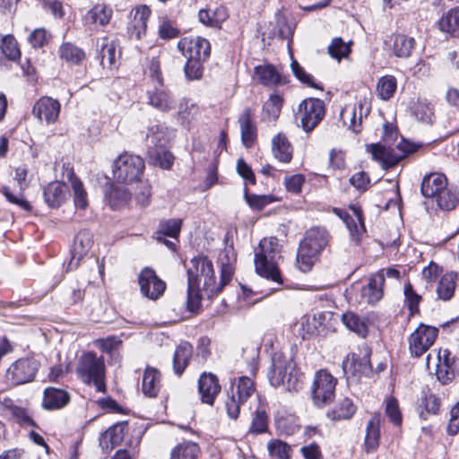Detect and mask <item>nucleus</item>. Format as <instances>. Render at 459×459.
I'll return each instance as SVG.
<instances>
[{"mask_svg":"<svg viewBox=\"0 0 459 459\" xmlns=\"http://www.w3.org/2000/svg\"><path fill=\"white\" fill-rule=\"evenodd\" d=\"M327 52L333 58L340 61L350 54V43L344 42L342 38H334L328 46Z\"/></svg>","mask_w":459,"mask_h":459,"instance_id":"4d7b16f0","label":"nucleus"},{"mask_svg":"<svg viewBox=\"0 0 459 459\" xmlns=\"http://www.w3.org/2000/svg\"><path fill=\"white\" fill-rule=\"evenodd\" d=\"M438 329L426 325H420L409 337V350L412 356L420 357L433 345Z\"/></svg>","mask_w":459,"mask_h":459,"instance_id":"9d476101","label":"nucleus"},{"mask_svg":"<svg viewBox=\"0 0 459 459\" xmlns=\"http://www.w3.org/2000/svg\"><path fill=\"white\" fill-rule=\"evenodd\" d=\"M188 285L186 307L195 312L201 304L202 292L208 298L219 294L228 284L233 275V267L230 263L221 262V279L216 281L213 264L206 256H196L191 259L187 269Z\"/></svg>","mask_w":459,"mask_h":459,"instance_id":"f257e3e1","label":"nucleus"},{"mask_svg":"<svg viewBox=\"0 0 459 459\" xmlns=\"http://www.w3.org/2000/svg\"><path fill=\"white\" fill-rule=\"evenodd\" d=\"M459 432V402L450 410V418L447 425V433L455 436Z\"/></svg>","mask_w":459,"mask_h":459,"instance_id":"774afa93","label":"nucleus"},{"mask_svg":"<svg viewBox=\"0 0 459 459\" xmlns=\"http://www.w3.org/2000/svg\"><path fill=\"white\" fill-rule=\"evenodd\" d=\"M43 195L48 206L57 208L67 200L69 187L60 181L50 182L44 187Z\"/></svg>","mask_w":459,"mask_h":459,"instance_id":"412c9836","label":"nucleus"},{"mask_svg":"<svg viewBox=\"0 0 459 459\" xmlns=\"http://www.w3.org/2000/svg\"><path fill=\"white\" fill-rule=\"evenodd\" d=\"M97 48L101 57V65L109 67L114 65L117 59V43L104 37L97 40Z\"/></svg>","mask_w":459,"mask_h":459,"instance_id":"e433bc0d","label":"nucleus"},{"mask_svg":"<svg viewBox=\"0 0 459 459\" xmlns=\"http://www.w3.org/2000/svg\"><path fill=\"white\" fill-rule=\"evenodd\" d=\"M385 413L394 424H401L402 415L396 399L391 397L386 400Z\"/></svg>","mask_w":459,"mask_h":459,"instance_id":"338daca9","label":"nucleus"},{"mask_svg":"<svg viewBox=\"0 0 459 459\" xmlns=\"http://www.w3.org/2000/svg\"><path fill=\"white\" fill-rule=\"evenodd\" d=\"M48 40V32L44 28H38L32 30L29 37L28 41L34 48L44 47Z\"/></svg>","mask_w":459,"mask_h":459,"instance_id":"69168bd1","label":"nucleus"},{"mask_svg":"<svg viewBox=\"0 0 459 459\" xmlns=\"http://www.w3.org/2000/svg\"><path fill=\"white\" fill-rule=\"evenodd\" d=\"M255 390L254 382L247 377H240L231 384L225 400V409L230 419L238 417L241 405L254 394Z\"/></svg>","mask_w":459,"mask_h":459,"instance_id":"20e7f679","label":"nucleus"},{"mask_svg":"<svg viewBox=\"0 0 459 459\" xmlns=\"http://www.w3.org/2000/svg\"><path fill=\"white\" fill-rule=\"evenodd\" d=\"M141 293L149 299L156 300L161 297L166 290V283L160 279L155 271L145 267L138 276Z\"/></svg>","mask_w":459,"mask_h":459,"instance_id":"9b49d317","label":"nucleus"},{"mask_svg":"<svg viewBox=\"0 0 459 459\" xmlns=\"http://www.w3.org/2000/svg\"><path fill=\"white\" fill-rule=\"evenodd\" d=\"M356 411V406L349 398H343L336 406L327 412V416L333 420L350 419Z\"/></svg>","mask_w":459,"mask_h":459,"instance_id":"79ce46f5","label":"nucleus"},{"mask_svg":"<svg viewBox=\"0 0 459 459\" xmlns=\"http://www.w3.org/2000/svg\"><path fill=\"white\" fill-rule=\"evenodd\" d=\"M342 368L346 372L348 369L360 374H367L371 369L369 357L365 354L363 357L356 354L348 355L342 362Z\"/></svg>","mask_w":459,"mask_h":459,"instance_id":"a19ab883","label":"nucleus"},{"mask_svg":"<svg viewBox=\"0 0 459 459\" xmlns=\"http://www.w3.org/2000/svg\"><path fill=\"white\" fill-rule=\"evenodd\" d=\"M272 152L273 157L281 162L288 163L292 159V146L282 133L277 134L272 140Z\"/></svg>","mask_w":459,"mask_h":459,"instance_id":"cd10ccee","label":"nucleus"},{"mask_svg":"<svg viewBox=\"0 0 459 459\" xmlns=\"http://www.w3.org/2000/svg\"><path fill=\"white\" fill-rule=\"evenodd\" d=\"M432 202L442 211H452L459 204V190L447 186Z\"/></svg>","mask_w":459,"mask_h":459,"instance_id":"c9c22d12","label":"nucleus"},{"mask_svg":"<svg viewBox=\"0 0 459 459\" xmlns=\"http://www.w3.org/2000/svg\"><path fill=\"white\" fill-rule=\"evenodd\" d=\"M160 373L154 368L147 367L143 372L142 391L147 397H156L160 390Z\"/></svg>","mask_w":459,"mask_h":459,"instance_id":"c756f323","label":"nucleus"},{"mask_svg":"<svg viewBox=\"0 0 459 459\" xmlns=\"http://www.w3.org/2000/svg\"><path fill=\"white\" fill-rule=\"evenodd\" d=\"M413 114L418 120L423 123L430 124L433 121V107L425 100H418L413 107Z\"/></svg>","mask_w":459,"mask_h":459,"instance_id":"bf43d9fd","label":"nucleus"},{"mask_svg":"<svg viewBox=\"0 0 459 459\" xmlns=\"http://www.w3.org/2000/svg\"><path fill=\"white\" fill-rule=\"evenodd\" d=\"M329 240L328 232L324 228H312L306 233L301 244L320 254L327 246Z\"/></svg>","mask_w":459,"mask_h":459,"instance_id":"c85d7f7f","label":"nucleus"},{"mask_svg":"<svg viewBox=\"0 0 459 459\" xmlns=\"http://www.w3.org/2000/svg\"><path fill=\"white\" fill-rule=\"evenodd\" d=\"M152 11L146 4L136 6L131 11L132 20L128 25V33L131 38L140 39L147 30V22Z\"/></svg>","mask_w":459,"mask_h":459,"instance_id":"f3484780","label":"nucleus"},{"mask_svg":"<svg viewBox=\"0 0 459 459\" xmlns=\"http://www.w3.org/2000/svg\"><path fill=\"white\" fill-rule=\"evenodd\" d=\"M414 47L415 39L413 38L403 34H398L394 37L393 51L397 57H409Z\"/></svg>","mask_w":459,"mask_h":459,"instance_id":"c03bdc74","label":"nucleus"},{"mask_svg":"<svg viewBox=\"0 0 459 459\" xmlns=\"http://www.w3.org/2000/svg\"><path fill=\"white\" fill-rule=\"evenodd\" d=\"M439 29L446 33L454 34L459 30V6L443 14L438 22Z\"/></svg>","mask_w":459,"mask_h":459,"instance_id":"de8ad7c7","label":"nucleus"},{"mask_svg":"<svg viewBox=\"0 0 459 459\" xmlns=\"http://www.w3.org/2000/svg\"><path fill=\"white\" fill-rule=\"evenodd\" d=\"M127 431V424L125 422L117 423L108 429L100 437V446L103 451H110L120 445Z\"/></svg>","mask_w":459,"mask_h":459,"instance_id":"5701e85b","label":"nucleus"},{"mask_svg":"<svg viewBox=\"0 0 459 459\" xmlns=\"http://www.w3.org/2000/svg\"><path fill=\"white\" fill-rule=\"evenodd\" d=\"M144 168V161L140 156L125 152L114 161L113 178L124 184L136 182L143 176Z\"/></svg>","mask_w":459,"mask_h":459,"instance_id":"39448f33","label":"nucleus"},{"mask_svg":"<svg viewBox=\"0 0 459 459\" xmlns=\"http://www.w3.org/2000/svg\"><path fill=\"white\" fill-rule=\"evenodd\" d=\"M337 379L326 369L318 370L312 385V397L316 405L323 406L330 403L335 394Z\"/></svg>","mask_w":459,"mask_h":459,"instance_id":"6e6552de","label":"nucleus"},{"mask_svg":"<svg viewBox=\"0 0 459 459\" xmlns=\"http://www.w3.org/2000/svg\"><path fill=\"white\" fill-rule=\"evenodd\" d=\"M228 17V10L224 6H219L214 10L202 9L198 13L200 22L212 28H221Z\"/></svg>","mask_w":459,"mask_h":459,"instance_id":"7c9ffc66","label":"nucleus"},{"mask_svg":"<svg viewBox=\"0 0 459 459\" xmlns=\"http://www.w3.org/2000/svg\"><path fill=\"white\" fill-rule=\"evenodd\" d=\"M113 15L110 6L104 4H97L84 15L83 21L87 25L105 26L109 23Z\"/></svg>","mask_w":459,"mask_h":459,"instance_id":"393cba45","label":"nucleus"},{"mask_svg":"<svg viewBox=\"0 0 459 459\" xmlns=\"http://www.w3.org/2000/svg\"><path fill=\"white\" fill-rule=\"evenodd\" d=\"M241 141L247 147L250 148L256 139V126L252 121V112L250 108H245L238 118Z\"/></svg>","mask_w":459,"mask_h":459,"instance_id":"bb28decb","label":"nucleus"},{"mask_svg":"<svg viewBox=\"0 0 459 459\" xmlns=\"http://www.w3.org/2000/svg\"><path fill=\"white\" fill-rule=\"evenodd\" d=\"M168 129L161 125H153L148 128L146 142L148 150L153 147H167Z\"/></svg>","mask_w":459,"mask_h":459,"instance_id":"ea45409f","label":"nucleus"},{"mask_svg":"<svg viewBox=\"0 0 459 459\" xmlns=\"http://www.w3.org/2000/svg\"><path fill=\"white\" fill-rule=\"evenodd\" d=\"M325 114V103L317 98H308L299 105L296 117L300 121L304 131H312L324 118Z\"/></svg>","mask_w":459,"mask_h":459,"instance_id":"0eeeda50","label":"nucleus"},{"mask_svg":"<svg viewBox=\"0 0 459 459\" xmlns=\"http://www.w3.org/2000/svg\"><path fill=\"white\" fill-rule=\"evenodd\" d=\"M254 74L256 80L265 86L273 87L285 82L280 73L272 65L255 66Z\"/></svg>","mask_w":459,"mask_h":459,"instance_id":"2f4dec72","label":"nucleus"},{"mask_svg":"<svg viewBox=\"0 0 459 459\" xmlns=\"http://www.w3.org/2000/svg\"><path fill=\"white\" fill-rule=\"evenodd\" d=\"M457 273L449 272L444 274L438 281L437 294L439 299L450 300L455 294Z\"/></svg>","mask_w":459,"mask_h":459,"instance_id":"4c0bfd02","label":"nucleus"},{"mask_svg":"<svg viewBox=\"0 0 459 459\" xmlns=\"http://www.w3.org/2000/svg\"><path fill=\"white\" fill-rule=\"evenodd\" d=\"M346 226L351 233L352 239L359 243L361 236L365 232V226L363 223L362 216L358 211H354V216L348 214L343 218Z\"/></svg>","mask_w":459,"mask_h":459,"instance_id":"49530a36","label":"nucleus"},{"mask_svg":"<svg viewBox=\"0 0 459 459\" xmlns=\"http://www.w3.org/2000/svg\"><path fill=\"white\" fill-rule=\"evenodd\" d=\"M374 160L381 162L383 168L388 169L398 164L407 154L416 151V146L406 141H402L394 148L385 147L379 143L367 147Z\"/></svg>","mask_w":459,"mask_h":459,"instance_id":"423d86ee","label":"nucleus"},{"mask_svg":"<svg viewBox=\"0 0 459 459\" xmlns=\"http://www.w3.org/2000/svg\"><path fill=\"white\" fill-rule=\"evenodd\" d=\"M319 253L300 243L297 254V265L303 272H308L317 260Z\"/></svg>","mask_w":459,"mask_h":459,"instance_id":"37998d69","label":"nucleus"},{"mask_svg":"<svg viewBox=\"0 0 459 459\" xmlns=\"http://www.w3.org/2000/svg\"><path fill=\"white\" fill-rule=\"evenodd\" d=\"M38 369V364L31 359H18L9 369L14 384L22 385L33 380Z\"/></svg>","mask_w":459,"mask_h":459,"instance_id":"a211bd4d","label":"nucleus"},{"mask_svg":"<svg viewBox=\"0 0 459 459\" xmlns=\"http://www.w3.org/2000/svg\"><path fill=\"white\" fill-rule=\"evenodd\" d=\"M193 354V347L189 342L180 343L175 351L173 358L174 372L180 376L187 367Z\"/></svg>","mask_w":459,"mask_h":459,"instance_id":"72a5a7b5","label":"nucleus"},{"mask_svg":"<svg viewBox=\"0 0 459 459\" xmlns=\"http://www.w3.org/2000/svg\"><path fill=\"white\" fill-rule=\"evenodd\" d=\"M71 186L74 192V203L77 208L84 209L88 204L87 193L84 190L82 183L71 172Z\"/></svg>","mask_w":459,"mask_h":459,"instance_id":"864d4df0","label":"nucleus"},{"mask_svg":"<svg viewBox=\"0 0 459 459\" xmlns=\"http://www.w3.org/2000/svg\"><path fill=\"white\" fill-rule=\"evenodd\" d=\"M403 294L405 297V303L411 312V315H414L419 312V304L422 298L418 294L412 285L407 282L404 286Z\"/></svg>","mask_w":459,"mask_h":459,"instance_id":"680f3d73","label":"nucleus"},{"mask_svg":"<svg viewBox=\"0 0 459 459\" xmlns=\"http://www.w3.org/2000/svg\"><path fill=\"white\" fill-rule=\"evenodd\" d=\"M59 58L68 65H79L85 58L84 51L71 42L63 43L57 51Z\"/></svg>","mask_w":459,"mask_h":459,"instance_id":"f704fd0d","label":"nucleus"},{"mask_svg":"<svg viewBox=\"0 0 459 459\" xmlns=\"http://www.w3.org/2000/svg\"><path fill=\"white\" fill-rule=\"evenodd\" d=\"M371 110L370 101L362 98L354 103H349L341 111V119L353 133L361 131L363 118H366Z\"/></svg>","mask_w":459,"mask_h":459,"instance_id":"1a4fd4ad","label":"nucleus"},{"mask_svg":"<svg viewBox=\"0 0 459 459\" xmlns=\"http://www.w3.org/2000/svg\"><path fill=\"white\" fill-rule=\"evenodd\" d=\"M447 186V178L444 174L430 173L423 178L420 191L424 197L430 198L434 201Z\"/></svg>","mask_w":459,"mask_h":459,"instance_id":"aec40b11","label":"nucleus"},{"mask_svg":"<svg viewBox=\"0 0 459 459\" xmlns=\"http://www.w3.org/2000/svg\"><path fill=\"white\" fill-rule=\"evenodd\" d=\"M205 61L187 59L184 66V74L187 81H199L204 75V64Z\"/></svg>","mask_w":459,"mask_h":459,"instance_id":"13d9d810","label":"nucleus"},{"mask_svg":"<svg viewBox=\"0 0 459 459\" xmlns=\"http://www.w3.org/2000/svg\"><path fill=\"white\" fill-rule=\"evenodd\" d=\"M292 368L291 361L281 352H275L272 358V366L269 371V380L272 385L279 386L288 379L290 381Z\"/></svg>","mask_w":459,"mask_h":459,"instance_id":"4468645a","label":"nucleus"},{"mask_svg":"<svg viewBox=\"0 0 459 459\" xmlns=\"http://www.w3.org/2000/svg\"><path fill=\"white\" fill-rule=\"evenodd\" d=\"M76 372L83 383L93 385L98 392H106V366L102 357L92 351L83 353L78 360Z\"/></svg>","mask_w":459,"mask_h":459,"instance_id":"7ed1b4c3","label":"nucleus"},{"mask_svg":"<svg viewBox=\"0 0 459 459\" xmlns=\"http://www.w3.org/2000/svg\"><path fill=\"white\" fill-rule=\"evenodd\" d=\"M93 245L92 233L87 230H80L74 237L72 248V257L67 265V271L76 269L81 260L88 254Z\"/></svg>","mask_w":459,"mask_h":459,"instance_id":"ddd939ff","label":"nucleus"},{"mask_svg":"<svg viewBox=\"0 0 459 459\" xmlns=\"http://www.w3.org/2000/svg\"><path fill=\"white\" fill-rule=\"evenodd\" d=\"M436 375L444 385L451 382L455 377V359L448 350H439L434 359Z\"/></svg>","mask_w":459,"mask_h":459,"instance_id":"dca6fc26","label":"nucleus"},{"mask_svg":"<svg viewBox=\"0 0 459 459\" xmlns=\"http://www.w3.org/2000/svg\"><path fill=\"white\" fill-rule=\"evenodd\" d=\"M60 109L61 105L58 100L50 97H42L34 104L32 113L39 121H45L49 125L57 120Z\"/></svg>","mask_w":459,"mask_h":459,"instance_id":"2eb2a0df","label":"nucleus"},{"mask_svg":"<svg viewBox=\"0 0 459 459\" xmlns=\"http://www.w3.org/2000/svg\"><path fill=\"white\" fill-rule=\"evenodd\" d=\"M397 88V82L393 75L382 76L377 84V92L381 100H387L391 99Z\"/></svg>","mask_w":459,"mask_h":459,"instance_id":"09e8293b","label":"nucleus"},{"mask_svg":"<svg viewBox=\"0 0 459 459\" xmlns=\"http://www.w3.org/2000/svg\"><path fill=\"white\" fill-rule=\"evenodd\" d=\"M178 48L187 59L207 61L211 54L210 42L202 37L183 38Z\"/></svg>","mask_w":459,"mask_h":459,"instance_id":"f8f14e48","label":"nucleus"},{"mask_svg":"<svg viewBox=\"0 0 459 459\" xmlns=\"http://www.w3.org/2000/svg\"><path fill=\"white\" fill-rule=\"evenodd\" d=\"M283 99L279 94H272L264 104V113L269 121H274L279 117L282 107Z\"/></svg>","mask_w":459,"mask_h":459,"instance_id":"5fc2aeb1","label":"nucleus"},{"mask_svg":"<svg viewBox=\"0 0 459 459\" xmlns=\"http://www.w3.org/2000/svg\"><path fill=\"white\" fill-rule=\"evenodd\" d=\"M439 406L440 400L433 394H425L420 399V407L424 408L427 414H437Z\"/></svg>","mask_w":459,"mask_h":459,"instance_id":"0e129e2a","label":"nucleus"},{"mask_svg":"<svg viewBox=\"0 0 459 459\" xmlns=\"http://www.w3.org/2000/svg\"><path fill=\"white\" fill-rule=\"evenodd\" d=\"M199 453L198 446L194 442H184L172 449L170 459H196Z\"/></svg>","mask_w":459,"mask_h":459,"instance_id":"8fccbe9b","label":"nucleus"},{"mask_svg":"<svg viewBox=\"0 0 459 459\" xmlns=\"http://www.w3.org/2000/svg\"><path fill=\"white\" fill-rule=\"evenodd\" d=\"M198 391L202 402L212 405L216 396L221 392L218 377L212 373L204 372L198 381Z\"/></svg>","mask_w":459,"mask_h":459,"instance_id":"6ab92c4d","label":"nucleus"},{"mask_svg":"<svg viewBox=\"0 0 459 459\" xmlns=\"http://www.w3.org/2000/svg\"><path fill=\"white\" fill-rule=\"evenodd\" d=\"M281 246L275 237L264 238L255 250V272L262 277L282 284L278 261L281 258Z\"/></svg>","mask_w":459,"mask_h":459,"instance_id":"f03ea898","label":"nucleus"},{"mask_svg":"<svg viewBox=\"0 0 459 459\" xmlns=\"http://www.w3.org/2000/svg\"><path fill=\"white\" fill-rule=\"evenodd\" d=\"M0 48L3 54L11 61H17L21 57L18 42L12 34L2 37Z\"/></svg>","mask_w":459,"mask_h":459,"instance_id":"3c124183","label":"nucleus"},{"mask_svg":"<svg viewBox=\"0 0 459 459\" xmlns=\"http://www.w3.org/2000/svg\"><path fill=\"white\" fill-rule=\"evenodd\" d=\"M267 448L272 456L277 457L278 459H291V448L283 441L279 439L272 440L268 443Z\"/></svg>","mask_w":459,"mask_h":459,"instance_id":"052dcab7","label":"nucleus"},{"mask_svg":"<svg viewBox=\"0 0 459 459\" xmlns=\"http://www.w3.org/2000/svg\"><path fill=\"white\" fill-rule=\"evenodd\" d=\"M380 414H374L368 420L366 430L365 445L367 451H374L379 445L380 440Z\"/></svg>","mask_w":459,"mask_h":459,"instance_id":"473e14b6","label":"nucleus"},{"mask_svg":"<svg viewBox=\"0 0 459 459\" xmlns=\"http://www.w3.org/2000/svg\"><path fill=\"white\" fill-rule=\"evenodd\" d=\"M108 203L113 209H117L128 203L131 193L126 186H112L108 194Z\"/></svg>","mask_w":459,"mask_h":459,"instance_id":"603ef678","label":"nucleus"},{"mask_svg":"<svg viewBox=\"0 0 459 459\" xmlns=\"http://www.w3.org/2000/svg\"><path fill=\"white\" fill-rule=\"evenodd\" d=\"M342 322L351 331L361 337L368 334V325L363 319L353 312L348 311L342 316Z\"/></svg>","mask_w":459,"mask_h":459,"instance_id":"a18cd8bd","label":"nucleus"},{"mask_svg":"<svg viewBox=\"0 0 459 459\" xmlns=\"http://www.w3.org/2000/svg\"><path fill=\"white\" fill-rule=\"evenodd\" d=\"M70 401L69 394L59 388L48 387L44 391L42 406L46 410H59Z\"/></svg>","mask_w":459,"mask_h":459,"instance_id":"a878e982","label":"nucleus"},{"mask_svg":"<svg viewBox=\"0 0 459 459\" xmlns=\"http://www.w3.org/2000/svg\"><path fill=\"white\" fill-rule=\"evenodd\" d=\"M149 163L161 169H169L174 160L173 154L167 150V147H153L147 151Z\"/></svg>","mask_w":459,"mask_h":459,"instance_id":"58836bf2","label":"nucleus"},{"mask_svg":"<svg viewBox=\"0 0 459 459\" xmlns=\"http://www.w3.org/2000/svg\"><path fill=\"white\" fill-rule=\"evenodd\" d=\"M385 281V274L380 271L372 275L368 285L361 289V296L368 304L374 305L382 299Z\"/></svg>","mask_w":459,"mask_h":459,"instance_id":"b1692460","label":"nucleus"},{"mask_svg":"<svg viewBox=\"0 0 459 459\" xmlns=\"http://www.w3.org/2000/svg\"><path fill=\"white\" fill-rule=\"evenodd\" d=\"M182 226L181 219H169L161 221L159 225V236H167L178 238Z\"/></svg>","mask_w":459,"mask_h":459,"instance_id":"6e6d98bb","label":"nucleus"},{"mask_svg":"<svg viewBox=\"0 0 459 459\" xmlns=\"http://www.w3.org/2000/svg\"><path fill=\"white\" fill-rule=\"evenodd\" d=\"M148 103L162 112H169L176 106L173 96L163 86L155 87L148 91Z\"/></svg>","mask_w":459,"mask_h":459,"instance_id":"4be33fe9","label":"nucleus"},{"mask_svg":"<svg viewBox=\"0 0 459 459\" xmlns=\"http://www.w3.org/2000/svg\"><path fill=\"white\" fill-rule=\"evenodd\" d=\"M244 196L251 208L261 210L265 207L267 204L274 202L273 196L268 195H259L255 194H248L247 187L244 189Z\"/></svg>","mask_w":459,"mask_h":459,"instance_id":"e2e57ef3","label":"nucleus"}]
</instances>
